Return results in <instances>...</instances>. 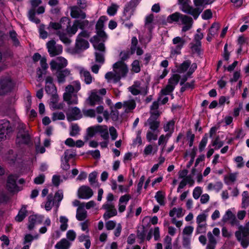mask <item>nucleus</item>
Segmentation results:
<instances>
[{"label": "nucleus", "instance_id": "f257e3e1", "mask_svg": "<svg viewBox=\"0 0 249 249\" xmlns=\"http://www.w3.org/2000/svg\"><path fill=\"white\" fill-rule=\"evenodd\" d=\"M107 20V18L106 16H102L99 18L96 25L97 35L90 40L95 50V56H96V61L101 63L104 62L105 47L104 44L100 41L104 42L107 38V35L103 30V27L104 22Z\"/></svg>", "mask_w": 249, "mask_h": 249}, {"label": "nucleus", "instance_id": "f03ea898", "mask_svg": "<svg viewBox=\"0 0 249 249\" xmlns=\"http://www.w3.org/2000/svg\"><path fill=\"white\" fill-rule=\"evenodd\" d=\"M113 71L107 72L105 78L108 82L116 83L123 77H125L128 69L126 65L122 61H118L113 64Z\"/></svg>", "mask_w": 249, "mask_h": 249}, {"label": "nucleus", "instance_id": "7ed1b4c3", "mask_svg": "<svg viewBox=\"0 0 249 249\" xmlns=\"http://www.w3.org/2000/svg\"><path fill=\"white\" fill-rule=\"evenodd\" d=\"M16 83L10 74L0 76V96H5L12 92Z\"/></svg>", "mask_w": 249, "mask_h": 249}, {"label": "nucleus", "instance_id": "20e7f679", "mask_svg": "<svg viewBox=\"0 0 249 249\" xmlns=\"http://www.w3.org/2000/svg\"><path fill=\"white\" fill-rule=\"evenodd\" d=\"M178 3L180 5V9L183 12L191 15L195 19H196L202 9L198 8H193L190 5V0H178Z\"/></svg>", "mask_w": 249, "mask_h": 249}, {"label": "nucleus", "instance_id": "39448f33", "mask_svg": "<svg viewBox=\"0 0 249 249\" xmlns=\"http://www.w3.org/2000/svg\"><path fill=\"white\" fill-rule=\"evenodd\" d=\"M237 240L240 243L243 248H247L249 245V230L240 225L238 231L235 232Z\"/></svg>", "mask_w": 249, "mask_h": 249}, {"label": "nucleus", "instance_id": "423d86ee", "mask_svg": "<svg viewBox=\"0 0 249 249\" xmlns=\"http://www.w3.org/2000/svg\"><path fill=\"white\" fill-rule=\"evenodd\" d=\"M89 36V34L86 31H82L79 34L76 40L75 53L86 50L89 47V43L87 41Z\"/></svg>", "mask_w": 249, "mask_h": 249}, {"label": "nucleus", "instance_id": "0eeeda50", "mask_svg": "<svg viewBox=\"0 0 249 249\" xmlns=\"http://www.w3.org/2000/svg\"><path fill=\"white\" fill-rule=\"evenodd\" d=\"M48 29V30L53 29L59 36L60 40L64 44L69 45L71 43V39L67 36L64 29L62 28V25L60 23L50 22Z\"/></svg>", "mask_w": 249, "mask_h": 249}, {"label": "nucleus", "instance_id": "6e6552de", "mask_svg": "<svg viewBox=\"0 0 249 249\" xmlns=\"http://www.w3.org/2000/svg\"><path fill=\"white\" fill-rule=\"evenodd\" d=\"M172 45L170 47V55L174 57L181 53V50L185 43V40L179 37H174L172 40Z\"/></svg>", "mask_w": 249, "mask_h": 249}, {"label": "nucleus", "instance_id": "1a4fd4ad", "mask_svg": "<svg viewBox=\"0 0 249 249\" xmlns=\"http://www.w3.org/2000/svg\"><path fill=\"white\" fill-rule=\"evenodd\" d=\"M64 101L69 105L77 104L78 99L77 92L74 91V87L71 85H68L65 88V92L63 94Z\"/></svg>", "mask_w": 249, "mask_h": 249}, {"label": "nucleus", "instance_id": "9d476101", "mask_svg": "<svg viewBox=\"0 0 249 249\" xmlns=\"http://www.w3.org/2000/svg\"><path fill=\"white\" fill-rule=\"evenodd\" d=\"M208 214L203 213L198 214L196 218L197 227L196 232L197 233H204L207 230V219Z\"/></svg>", "mask_w": 249, "mask_h": 249}, {"label": "nucleus", "instance_id": "9b49d317", "mask_svg": "<svg viewBox=\"0 0 249 249\" xmlns=\"http://www.w3.org/2000/svg\"><path fill=\"white\" fill-rule=\"evenodd\" d=\"M67 65V59L62 56H59L52 60L50 63V68L52 71L60 70L66 67Z\"/></svg>", "mask_w": 249, "mask_h": 249}, {"label": "nucleus", "instance_id": "f8f14e48", "mask_svg": "<svg viewBox=\"0 0 249 249\" xmlns=\"http://www.w3.org/2000/svg\"><path fill=\"white\" fill-rule=\"evenodd\" d=\"M48 52L51 57L61 54L63 51L62 45L57 44L53 40L48 41L46 44Z\"/></svg>", "mask_w": 249, "mask_h": 249}, {"label": "nucleus", "instance_id": "ddd939ff", "mask_svg": "<svg viewBox=\"0 0 249 249\" xmlns=\"http://www.w3.org/2000/svg\"><path fill=\"white\" fill-rule=\"evenodd\" d=\"M234 212V208L227 210L222 216L221 221L224 223L229 222L232 226L238 225L239 222L233 213Z\"/></svg>", "mask_w": 249, "mask_h": 249}, {"label": "nucleus", "instance_id": "4468645a", "mask_svg": "<svg viewBox=\"0 0 249 249\" xmlns=\"http://www.w3.org/2000/svg\"><path fill=\"white\" fill-rule=\"evenodd\" d=\"M191 61L186 60L184 61L178 68V71L180 73L184 72L189 69L186 76L189 77L196 69L197 66L196 63L191 65Z\"/></svg>", "mask_w": 249, "mask_h": 249}, {"label": "nucleus", "instance_id": "2eb2a0df", "mask_svg": "<svg viewBox=\"0 0 249 249\" xmlns=\"http://www.w3.org/2000/svg\"><path fill=\"white\" fill-rule=\"evenodd\" d=\"M140 0H131L124 8L123 15L124 20H128L133 14L135 8L138 5Z\"/></svg>", "mask_w": 249, "mask_h": 249}, {"label": "nucleus", "instance_id": "dca6fc26", "mask_svg": "<svg viewBox=\"0 0 249 249\" xmlns=\"http://www.w3.org/2000/svg\"><path fill=\"white\" fill-rule=\"evenodd\" d=\"M102 208L106 210L103 215L105 220L114 216L117 214L114 205L112 202H106L102 206Z\"/></svg>", "mask_w": 249, "mask_h": 249}, {"label": "nucleus", "instance_id": "f3484780", "mask_svg": "<svg viewBox=\"0 0 249 249\" xmlns=\"http://www.w3.org/2000/svg\"><path fill=\"white\" fill-rule=\"evenodd\" d=\"M93 195V191L88 186L82 185L78 189L77 195L79 198L89 199L92 197Z\"/></svg>", "mask_w": 249, "mask_h": 249}, {"label": "nucleus", "instance_id": "a211bd4d", "mask_svg": "<svg viewBox=\"0 0 249 249\" xmlns=\"http://www.w3.org/2000/svg\"><path fill=\"white\" fill-rule=\"evenodd\" d=\"M31 4L33 6V8L31 9L28 13V17L29 19L36 24L39 23L40 22V20L36 17V11L35 10V8L38 6L41 3V0H30Z\"/></svg>", "mask_w": 249, "mask_h": 249}, {"label": "nucleus", "instance_id": "6ab92c4d", "mask_svg": "<svg viewBox=\"0 0 249 249\" xmlns=\"http://www.w3.org/2000/svg\"><path fill=\"white\" fill-rule=\"evenodd\" d=\"M30 137L28 132L24 129L19 130L17 134L16 143L19 145L28 143Z\"/></svg>", "mask_w": 249, "mask_h": 249}, {"label": "nucleus", "instance_id": "aec40b11", "mask_svg": "<svg viewBox=\"0 0 249 249\" xmlns=\"http://www.w3.org/2000/svg\"><path fill=\"white\" fill-rule=\"evenodd\" d=\"M53 79L51 76H48L46 77L45 80L46 86L45 90L46 92L51 95L56 94V88L54 86L53 83Z\"/></svg>", "mask_w": 249, "mask_h": 249}, {"label": "nucleus", "instance_id": "412c9836", "mask_svg": "<svg viewBox=\"0 0 249 249\" xmlns=\"http://www.w3.org/2000/svg\"><path fill=\"white\" fill-rule=\"evenodd\" d=\"M10 123L6 120H0V141L6 138L9 129Z\"/></svg>", "mask_w": 249, "mask_h": 249}, {"label": "nucleus", "instance_id": "4be33fe9", "mask_svg": "<svg viewBox=\"0 0 249 249\" xmlns=\"http://www.w3.org/2000/svg\"><path fill=\"white\" fill-rule=\"evenodd\" d=\"M129 91L134 95H137L145 91V87L142 85L139 81L134 82V84L130 87Z\"/></svg>", "mask_w": 249, "mask_h": 249}, {"label": "nucleus", "instance_id": "5701e85b", "mask_svg": "<svg viewBox=\"0 0 249 249\" xmlns=\"http://www.w3.org/2000/svg\"><path fill=\"white\" fill-rule=\"evenodd\" d=\"M183 26L182 28V32H185L189 30L192 27L193 20V19L185 15H182L180 20Z\"/></svg>", "mask_w": 249, "mask_h": 249}, {"label": "nucleus", "instance_id": "b1692460", "mask_svg": "<svg viewBox=\"0 0 249 249\" xmlns=\"http://www.w3.org/2000/svg\"><path fill=\"white\" fill-rule=\"evenodd\" d=\"M18 177L17 175H11L8 177L6 187L10 192H13L17 190L16 180Z\"/></svg>", "mask_w": 249, "mask_h": 249}, {"label": "nucleus", "instance_id": "393cba45", "mask_svg": "<svg viewBox=\"0 0 249 249\" xmlns=\"http://www.w3.org/2000/svg\"><path fill=\"white\" fill-rule=\"evenodd\" d=\"M71 16L74 18H85L86 15L82 9L77 6H73L71 7Z\"/></svg>", "mask_w": 249, "mask_h": 249}, {"label": "nucleus", "instance_id": "a878e982", "mask_svg": "<svg viewBox=\"0 0 249 249\" xmlns=\"http://www.w3.org/2000/svg\"><path fill=\"white\" fill-rule=\"evenodd\" d=\"M43 217L42 215H32L29 217L28 229L32 230L36 225L40 224L43 221Z\"/></svg>", "mask_w": 249, "mask_h": 249}, {"label": "nucleus", "instance_id": "bb28decb", "mask_svg": "<svg viewBox=\"0 0 249 249\" xmlns=\"http://www.w3.org/2000/svg\"><path fill=\"white\" fill-rule=\"evenodd\" d=\"M71 75V71L68 69L63 70H59L56 73L57 81L59 83H64L66 81V78Z\"/></svg>", "mask_w": 249, "mask_h": 249}, {"label": "nucleus", "instance_id": "cd10ccee", "mask_svg": "<svg viewBox=\"0 0 249 249\" xmlns=\"http://www.w3.org/2000/svg\"><path fill=\"white\" fill-rule=\"evenodd\" d=\"M79 70L80 76L82 79L84 80L85 83L87 85L91 83L93 78L89 72L82 67H80Z\"/></svg>", "mask_w": 249, "mask_h": 249}, {"label": "nucleus", "instance_id": "c85d7f7f", "mask_svg": "<svg viewBox=\"0 0 249 249\" xmlns=\"http://www.w3.org/2000/svg\"><path fill=\"white\" fill-rule=\"evenodd\" d=\"M102 98L97 94V91L96 90L91 91V93L87 99V102L91 106L95 105L100 102Z\"/></svg>", "mask_w": 249, "mask_h": 249}, {"label": "nucleus", "instance_id": "c756f323", "mask_svg": "<svg viewBox=\"0 0 249 249\" xmlns=\"http://www.w3.org/2000/svg\"><path fill=\"white\" fill-rule=\"evenodd\" d=\"M82 117L80 110L77 107H72L69 109V120H75L80 119Z\"/></svg>", "mask_w": 249, "mask_h": 249}, {"label": "nucleus", "instance_id": "7c9ffc66", "mask_svg": "<svg viewBox=\"0 0 249 249\" xmlns=\"http://www.w3.org/2000/svg\"><path fill=\"white\" fill-rule=\"evenodd\" d=\"M85 203L81 204L77 209L76 218L79 221L84 220L87 217V211L85 209Z\"/></svg>", "mask_w": 249, "mask_h": 249}, {"label": "nucleus", "instance_id": "2f4dec72", "mask_svg": "<svg viewBox=\"0 0 249 249\" xmlns=\"http://www.w3.org/2000/svg\"><path fill=\"white\" fill-rule=\"evenodd\" d=\"M51 96L49 103L50 107L53 109L62 108V105L60 104H58V97L57 94H56Z\"/></svg>", "mask_w": 249, "mask_h": 249}, {"label": "nucleus", "instance_id": "473e14b6", "mask_svg": "<svg viewBox=\"0 0 249 249\" xmlns=\"http://www.w3.org/2000/svg\"><path fill=\"white\" fill-rule=\"evenodd\" d=\"M158 150V148L157 146L153 145L152 144H148L145 147L143 151V154L145 157L153 155L157 153Z\"/></svg>", "mask_w": 249, "mask_h": 249}, {"label": "nucleus", "instance_id": "72a5a7b5", "mask_svg": "<svg viewBox=\"0 0 249 249\" xmlns=\"http://www.w3.org/2000/svg\"><path fill=\"white\" fill-rule=\"evenodd\" d=\"M208 243L206 246V249H215L217 241L215 237L212 234V232L209 231L207 233Z\"/></svg>", "mask_w": 249, "mask_h": 249}, {"label": "nucleus", "instance_id": "f704fd0d", "mask_svg": "<svg viewBox=\"0 0 249 249\" xmlns=\"http://www.w3.org/2000/svg\"><path fill=\"white\" fill-rule=\"evenodd\" d=\"M96 130L98 131L101 137L105 140H107L109 138L108 128L106 125H97Z\"/></svg>", "mask_w": 249, "mask_h": 249}, {"label": "nucleus", "instance_id": "c9c22d12", "mask_svg": "<svg viewBox=\"0 0 249 249\" xmlns=\"http://www.w3.org/2000/svg\"><path fill=\"white\" fill-rule=\"evenodd\" d=\"M71 243L66 238L61 239L55 245L56 249H69Z\"/></svg>", "mask_w": 249, "mask_h": 249}, {"label": "nucleus", "instance_id": "e433bc0d", "mask_svg": "<svg viewBox=\"0 0 249 249\" xmlns=\"http://www.w3.org/2000/svg\"><path fill=\"white\" fill-rule=\"evenodd\" d=\"M136 107V103L134 100H128L123 103V108L126 112H129Z\"/></svg>", "mask_w": 249, "mask_h": 249}, {"label": "nucleus", "instance_id": "4c0bfd02", "mask_svg": "<svg viewBox=\"0 0 249 249\" xmlns=\"http://www.w3.org/2000/svg\"><path fill=\"white\" fill-rule=\"evenodd\" d=\"M188 76H185L182 78H181L180 84L181 85L183 86L182 87L181 89V91L182 92L184 91L186 89L188 88H192L194 86V82L192 81L190 83H186V84H184V83L186 82V81L187 80Z\"/></svg>", "mask_w": 249, "mask_h": 249}, {"label": "nucleus", "instance_id": "58836bf2", "mask_svg": "<svg viewBox=\"0 0 249 249\" xmlns=\"http://www.w3.org/2000/svg\"><path fill=\"white\" fill-rule=\"evenodd\" d=\"M17 159V155L14 153L12 150L8 151V153L5 155V160L9 164H13L15 163Z\"/></svg>", "mask_w": 249, "mask_h": 249}, {"label": "nucleus", "instance_id": "ea45409f", "mask_svg": "<svg viewBox=\"0 0 249 249\" xmlns=\"http://www.w3.org/2000/svg\"><path fill=\"white\" fill-rule=\"evenodd\" d=\"M169 215L172 217H181L183 215L182 209L181 208H174L170 211Z\"/></svg>", "mask_w": 249, "mask_h": 249}, {"label": "nucleus", "instance_id": "a19ab883", "mask_svg": "<svg viewBox=\"0 0 249 249\" xmlns=\"http://www.w3.org/2000/svg\"><path fill=\"white\" fill-rule=\"evenodd\" d=\"M97 173L93 172L89 174V181L90 184L93 187H99V183L96 180Z\"/></svg>", "mask_w": 249, "mask_h": 249}, {"label": "nucleus", "instance_id": "79ce46f5", "mask_svg": "<svg viewBox=\"0 0 249 249\" xmlns=\"http://www.w3.org/2000/svg\"><path fill=\"white\" fill-rule=\"evenodd\" d=\"M157 202L160 205L165 204V194L161 191H158L155 196Z\"/></svg>", "mask_w": 249, "mask_h": 249}, {"label": "nucleus", "instance_id": "37998d69", "mask_svg": "<svg viewBox=\"0 0 249 249\" xmlns=\"http://www.w3.org/2000/svg\"><path fill=\"white\" fill-rule=\"evenodd\" d=\"M147 122L149 124L150 128L153 131L156 130L159 126V122L154 119L153 116H150Z\"/></svg>", "mask_w": 249, "mask_h": 249}, {"label": "nucleus", "instance_id": "c03bdc74", "mask_svg": "<svg viewBox=\"0 0 249 249\" xmlns=\"http://www.w3.org/2000/svg\"><path fill=\"white\" fill-rule=\"evenodd\" d=\"M54 202L53 195H49L47 197V201L45 204V209L46 211H50L53 206L54 205Z\"/></svg>", "mask_w": 249, "mask_h": 249}, {"label": "nucleus", "instance_id": "a18cd8bd", "mask_svg": "<svg viewBox=\"0 0 249 249\" xmlns=\"http://www.w3.org/2000/svg\"><path fill=\"white\" fill-rule=\"evenodd\" d=\"M242 206L246 208L249 206V194L247 191H244L242 194Z\"/></svg>", "mask_w": 249, "mask_h": 249}, {"label": "nucleus", "instance_id": "49530a36", "mask_svg": "<svg viewBox=\"0 0 249 249\" xmlns=\"http://www.w3.org/2000/svg\"><path fill=\"white\" fill-rule=\"evenodd\" d=\"M60 222V229L61 231H65L68 227V219L64 216H61L59 218Z\"/></svg>", "mask_w": 249, "mask_h": 249}, {"label": "nucleus", "instance_id": "de8ad7c7", "mask_svg": "<svg viewBox=\"0 0 249 249\" xmlns=\"http://www.w3.org/2000/svg\"><path fill=\"white\" fill-rule=\"evenodd\" d=\"M175 122L173 121H170L167 122L163 127L165 132H168L167 134H171L173 132L174 129Z\"/></svg>", "mask_w": 249, "mask_h": 249}, {"label": "nucleus", "instance_id": "09e8293b", "mask_svg": "<svg viewBox=\"0 0 249 249\" xmlns=\"http://www.w3.org/2000/svg\"><path fill=\"white\" fill-rule=\"evenodd\" d=\"M27 211L25 207H22L20 210L18 212V215L15 217V220L17 221L20 222L23 220L26 217Z\"/></svg>", "mask_w": 249, "mask_h": 249}, {"label": "nucleus", "instance_id": "8fccbe9b", "mask_svg": "<svg viewBox=\"0 0 249 249\" xmlns=\"http://www.w3.org/2000/svg\"><path fill=\"white\" fill-rule=\"evenodd\" d=\"M182 15V14H181L179 13L176 12L168 16L167 18V20L169 23H172L173 21H180Z\"/></svg>", "mask_w": 249, "mask_h": 249}, {"label": "nucleus", "instance_id": "3c124183", "mask_svg": "<svg viewBox=\"0 0 249 249\" xmlns=\"http://www.w3.org/2000/svg\"><path fill=\"white\" fill-rule=\"evenodd\" d=\"M154 19V15L152 14H150L145 18V26L150 31L153 28V21Z\"/></svg>", "mask_w": 249, "mask_h": 249}, {"label": "nucleus", "instance_id": "603ef678", "mask_svg": "<svg viewBox=\"0 0 249 249\" xmlns=\"http://www.w3.org/2000/svg\"><path fill=\"white\" fill-rule=\"evenodd\" d=\"M171 137V134H166L165 135H161L159 138L158 145H163V148L165 147L169 138Z\"/></svg>", "mask_w": 249, "mask_h": 249}, {"label": "nucleus", "instance_id": "864d4df0", "mask_svg": "<svg viewBox=\"0 0 249 249\" xmlns=\"http://www.w3.org/2000/svg\"><path fill=\"white\" fill-rule=\"evenodd\" d=\"M77 22H75L74 21L71 26H70L69 27H67V31L68 34L70 36L75 34V33L77 32L78 28V26L77 25Z\"/></svg>", "mask_w": 249, "mask_h": 249}, {"label": "nucleus", "instance_id": "5fc2aeb1", "mask_svg": "<svg viewBox=\"0 0 249 249\" xmlns=\"http://www.w3.org/2000/svg\"><path fill=\"white\" fill-rule=\"evenodd\" d=\"M180 76L179 75L174 74L168 81V85H170L174 89L175 86L178 83Z\"/></svg>", "mask_w": 249, "mask_h": 249}, {"label": "nucleus", "instance_id": "6e6d98bb", "mask_svg": "<svg viewBox=\"0 0 249 249\" xmlns=\"http://www.w3.org/2000/svg\"><path fill=\"white\" fill-rule=\"evenodd\" d=\"M96 112L98 114H103L104 117L107 120L109 118V114L107 110H104L103 106H100L97 107L95 110Z\"/></svg>", "mask_w": 249, "mask_h": 249}, {"label": "nucleus", "instance_id": "4d7b16f0", "mask_svg": "<svg viewBox=\"0 0 249 249\" xmlns=\"http://www.w3.org/2000/svg\"><path fill=\"white\" fill-rule=\"evenodd\" d=\"M65 118V116L62 112H55L52 114V120L53 121L56 120H63Z\"/></svg>", "mask_w": 249, "mask_h": 249}, {"label": "nucleus", "instance_id": "13d9d810", "mask_svg": "<svg viewBox=\"0 0 249 249\" xmlns=\"http://www.w3.org/2000/svg\"><path fill=\"white\" fill-rule=\"evenodd\" d=\"M76 237V233L73 230H70L66 233L67 239L70 242L74 241Z\"/></svg>", "mask_w": 249, "mask_h": 249}, {"label": "nucleus", "instance_id": "bf43d9fd", "mask_svg": "<svg viewBox=\"0 0 249 249\" xmlns=\"http://www.w3.org/2000/svg\"><path fill=\"white\" fill-rule=\"evenodd\" d=\"M214 1V0H194V3L196 7H199L211 3ZM198 8H199L198 7Z\"/></svg>", "mask_w": 249, "mask_h": 249}, {"label": "nucleus", "instance_id": "052dcab7", "mask_svg": "<svg viewBox=\"0 0 249 249\" xmlns=\"http://www.w3.org/2000/svg\"><path fill=\"white\" fill-rule=\"evenodd\" d=\"M219 28V24L216 23H214L212 24L210 29L209 30L208 33L211 35V36H214L217 34Z\"/></svg>", "mask_w": 249, "mask_h": 249}, {"label": "nucleus", "instance_id": "680f3d73", "mask_svg": "<svg viewBox=\"0 0 249 249\" xmlns=\"http://www.w3.org/2000/svg\"><path fill=\"white\" fill-rule=\"evenodd\" d=\"M202 193L201 187L197 186L195 188L193 192V196L195 199H197L200 196Z\"/></svg>", "mask_w": 249, "mask_h": 249}, {"label": "nucleus", "instance_id": "e2e57ef3", "mask_svg": "<svg viewBox=\"0 0 249 249\" xmlns=\"http://www.w3.org/2000/svg\"><path fill=\"white\" fill-rule=\"evenodd\" d=\"M236 173H231L225 177V180L227 183L230 184L234 182L236 180Z\"/></svg>", "mask_w": 249, "mask_h": 249}, {"label": "nucleus", "instance_id": "0e129e2a", "mask_svg": "<svg viewBox=\"0 0 249 249\" xmlns=\"http://www.w3.org/2000/svg\"><path fill=\"white\" fill-rule=\"evenodd\" d=\"M80 128L76 124H72L71 125V130L70 131V135L71 136H75L79 134Z\"/></svg>", "mask_w": 249, "mask_h": 249}, {"label": "nucleus", "instance_id": "69168bd1", "mask_svg": "<svg viewBox=\"0 0 249 249\" xmlns=\"http://www.w3.org/2000/svg\"><path fill=\"white\" fill-rule=\"evenodd\" d=\"M194 228L191 226H186L183 230V236L191 237L193 232Z\"/></svg>", "mask_w": 249, "mask_h": 249}, {"label": "nucleus", "instance_id": "338daca9", "mask_svg": "<svg viewBox=\"0 0 249 249\" xmlns=\"http://www.w3.org/2000/svg\"><path fill=\"white\" fill-rule=\"evenodd\" d=\"M157 138L158 135L157 134H155L151 131H147L146 133V139L149 142H150L152 140H157Z\"/></svg>", "mask_w": 249, "mask_h": 249}, {"label": "nucleus", "instance_id": "774afa93", "mask_svg": "<svg viewBox=\"0 0 249 249\" xmlns=\"http://www.w3.org/2000/svg\"><path fill=\"white\" fill-rule=\"evenodd\" d=\"M174 89L170 85L168 84L165 88L161 90L160 93L165 95H168L173 91Z\"/></svg>", "mask_w": 249, "mask_h": 249}]
</instances>
